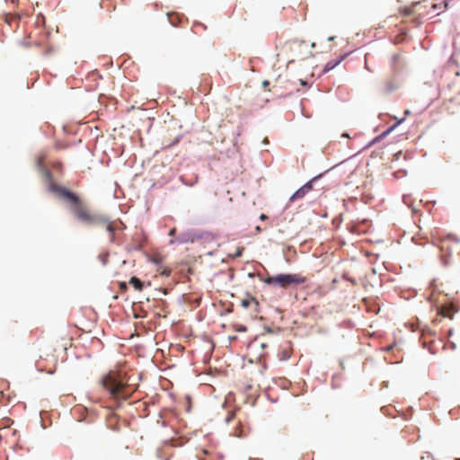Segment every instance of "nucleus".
Instances as JSON below:
<instances>
[{
	"label": "nucleus",
	"instance_id": "0eeeda50",
	"mask_svg": "<svg viewBox=\"0 0 460 460\" xmlns=\"http://www.w3.org/2000/svg\"><path fill=\"white\" fill-rule=\"evenodd\" d=\"M452 240L455 241V242L457 241L456 238H455V237H453L451 235H448L446 238H444L443 240H441L440 250L442 252H447L449 254L450 253V250H451V248L449 246V243Z\"/></svg>",
	"mask_w": 460,
	"mask_h": 460
},
{
	"label": "nucleus",
	"instance_id": "2eb2a0df",
	"mask_svg": "<svg viewBox=\"0 0 460 460\" xmlns=\"http://www.w3.org/2000/svg\"><path fill=\"white\" fill-rule=\"evenodd\" d=\"M160 274L161 275H164V276H166V277H169L171 275V270L168 269V268H164L161 271H160Z\"/></svg>",
	"mask_w": 460,
	"mask_h": 460
},
{
	"label": "nucleus",
	"instance_id": "9b49d317",
	"mask_svg": "<svg viewBox=\"0 0 460 460\" xmlns=\"http://www.w3.org/2000/svg\"><path fill=\"white\" fill-rule=\"evenodd\" d=\"M453 313L450 308L444 307L441 310V315L444 317H448L449 319H453Z\"/></svg>",
	"mask_w": 460,
	"mask_h": 460
},
{
	"label": "nucleus",
	"instance_id": "dca6fc26",
	"mask_svg": "<svg viewBox=\"0 0 460 460\" xmlns=\"http://www.w3.org/2000/svg\"><path fill=\"white\" fill-rule=\"evenodd\" d=\"M243 250V247H238L235 253L234 254V257H241Z\"/></svg>",
	"mask_w": 460,
	"mask_h": 460
},
{
	"label": "nucleus",
	"instance_id": "f3484780",
	"mask_svg": "<svg viewBox=\"0 0 460 460\" xmlns=\"http://www.w3.org/2000/svg\"><path fill=\"white\" fill-rule=\"evenodd\" d=\"M250 304H251V300H249V299L242 300V305L244 308H247L250 305Z\"/></svg>",
	"mask_w": 460,
	"mask_h": 460
},
{
	"label": "nucleus",
	"instance_id": "7ed1b4c3",
	"mask_svg": "<svg viewBox=\"0 0 460 460\" xmlns=\"http://www.w3.org/2000/svg\"><path fill=\"white\" fill-rule=\"evenodd\" d=\"M102 386L108 391L111 398L115 400L127 399L128 393L126 385L121 381L117 373H109L101 380Z\"/></svg>",
	"mask_w": 460,
	"mask_h": 460
},
{
	"label": "nucleus",
	"instance_id": "1a4fd4ad",
	"mask_svg": "<svg viewBox=\"0 0 460 460\" xmlns=\"http://www.w3.org/2000/svg\"><path fill=\"white\" fill-rule=\"evenodd\" d=\"M280 84L282 83V79L280 76H279L276 81H275V84L272 85V88L271 89H268V91H272L274 93H276L277 95L282 97V96H286L288 94L287 92H280L279 91V85L278 84Z\"/></svg>",
	"mask_w": 460,
	"mask_h": 460
},
{
	"label": "nucleus",
	"instance_id": "b1692460",
	"mask_svg": "<svg viewBox=\"0 0 460 460\" xmlns=\"http://www.w3.org/2000/svg\"><path fill=\"white\" fill-rule=\"evenodd\" d=\"M405 114H406V115L410 114V111H408V110H407V111H405Z\"/></svg>",
	"mask_w": 460,
	"mask_h": 460
},
{
	"label": "nucleus",
	"instance_id": "9d476101",
	"mask_svg": "<svg viewBox=\"0 0 460 460\" xmlns=\"http://www.w3.org/2000/svg\"><path fill=\"white\" fill-rule=\"evenodd\" d=\"M129 284H131L137 291H141L143 289V282L137 277H132L129 280Z\"/></svg>",
	"mask_w": 460,
	"mask_h": 460
},
{
	"label": "nucleus",
	"instance_id": "4468645a",
	"mask_svg": "<svg viewBox=\"0 0 460 460\" xmlns=\"http://www.w3.org/2000/svg\"><path fill=\"white\" fill-rule=\"evenodd\" d=\"M16 20H19V18H17L15 15L9 14V15H6V17H5V22L10 25H11L12 22L16 21Z\"/></svg>",
	"mask_w": 460,
	"mask_h": 460
},
{
	"label": "nucleus",
	"instance_id": "20e7f679",
	"mask_svg": "<svg viewBox=\"0 0 460 460\" xmlns=\"http://www.w3.org/2000/svg\"><path fill=\"white\" fill-rule=\"evenodd\" d=\"M307 279L300 273L295 274H277L274 276H268L264 279V283L272 286L279 287L281 288H288L292 286H298L304 284Z\"/></svg>",
	"mask_w": 460,
	"mask_h": 460
},
{
	"label": "nucleus",
	"instance_id": "ddd939ff",
	"mask_svg": "<svg viewBox=\"0 0 460 460\" xmlns=\"http://www.w3.org/2000/svg\"><path fill=\"white\" fill-rule=\"evenodd\" d=\"M151 261L156 265H159L163 262V257L161 255H155L152 257Z\"/></svg>",
	"mask_w": 460,
	"mask_h": 460
},
{
	"label": "nucleus",
	"instance_id": "aec40b11",
	"mask_svg": "<svg viewBox=\"0 0 460 460\" xmlns=\"http://www.w3.org/2000/svg\"><path fill=\"white\" fill-rule=\"evenodd\" d=\"M267 217H267L265 214H261V215L260 216V219H261V220H265V219H267Z\"/></svg>",
	"mask_w": 460,
	"mask_h": 460
},
{
	"label": "nucleus",
	"instance_id": "6ab92c4d",
	"mask_svg": "<svg viewBox=\"0 0 460 460\" xmlns=\"http://www.w3.org/2000/svg\"><path fill=\"white\" fill-rule=\"evenodd\" d=\"M262 85H263V87L266 89V87H267L268 85H270V82H269V81H267V80H265V81H263Z\"/></svg>",
	"mask_w": 460,
	"mask_h": 460
},
{
	"label": "nucleus",
	"instance_id": "423d86ee",
	"mask_svg": "<svg viewBox=\"0 0 460 460\" xmlns=\"http://www.w3.org/2000/svg\"><path fill=\"white\" fill-rule=\"evenodd\" d=\"M167 17H168L170 23L174 27L180 26L183 20V16L177 13H168Z\"/></svg>",
	"mask_w": 460,
	"mask_h": 460
},
{
	"label": "nucleus",
	"instance_id": "f257e3e1",
	"mask_svg": "<svg viewBox=\"0 0 460 460\" xmlns=\"http://www.w3.org/2000/svg\"><path fill=\"white\" fill-rule=\"evenodd\" d=\"M46 155L41 154L37 158V165L43 170L45 176L49 179L48 190L63 199L68 205L71 213L80 222L89 226H100L110 234L111 241L114 239L115 228L113 223L102 215L93 213L86 203L75 193L68 189L55 183L52 181L51 172L45 169L44 161Z\"/></svg>",
	"mask_w": 460,
	"mask_h": 460
},
{
	"label": "nucleus",
	"instance_id": "393cba45",
	"mask_svg": "<svg viewBox=\"0 0 460 460\" xmlns=\"http://www.w3.org/2000/svg\"><path fill=\"white\" fill-rule=\"evenodd\" d=\"M448 335H449V336H450V335H452V330H449V332H448Z\"/></svg>",
	"mask_w": 460,
	"mask_h": 460
},
{
	"label": "nucleus",
	"instance_id": "5701e85b",
	"mask_svg": "<svg viewBox=\"0 0 460 460\" xmlns=\"http://www.w3.org/2000/svg\"><path fill=\"white\" fill-rule=\"evenodd\" d=\"M256 231H257V232H261V228H260V226H257V227H256Z\"/></svg>",
	"mask_w": 460,
	"mask_h": 460
},
{
	"label": "nucleus",
	"instance_id": "f8f14e48",
	"mask_svg": "<svg viewBox=\"0 0 460 460\" xmlns=\"http://www.w3.org/2000/svg\"><path fill=\"white\" fill-rule=\"evenodd\" d=\"M442 5H443V8H444V9H447V8L448 4H447V1H443V2H441L439 4H434L432 5V8L436 11V10L441 9V8H442Z\"/></svg>",
	"mask_w": 460,
	"mask_h": 460
},
{
	"label": "nucleus",
	"instance_id": "a878e982",
	"mask_svg": "<svg viewBox=\"0 0 460 460\" xmlns=\"http://www.w3.org/2000/svg\"><path fill=\"white\" fill-rule=\"evenodd\" d=\"M334 37H330L329 40H333Z\"/></svg>",
	"mask_w": 460,
	"mask_h": 460
},
{
	"label": "nucleus",
	"instance_id": "6e6552de",
	"mask_svg": "<svg viewBox=\"0 0 460 460\" xmlns=\"http://www.w3.org/2000/svg\"><path fill=\"white\" fill-rule=\"evenodd\" d=\"M344 58H345V56H341L335 60H331V61L327 62V64L325 65V66L323 68V73H327V72L332 70L344 59Z\"/></svg>",
	"mask_w": 460,
	"mask_h": 460
},
{
	"label": "nucleus",
	"instance_id": "39448f33",
	"mask_svg": "<svg viewBox=\"0 0 460 460\" xmlns=\"http://www.w3.org/2000/svg\"><path fill=\"white\" fill-rule=\"evenodd\" d=\"M311 182L305 183L300 189H298L290 198L291 201H295L296 199H302L312 190Z\"/></svg>",
	"mask_w": 460,
	"mask_h": 460
},
{
	"label": "nucleus",
	"instance_id": "a211bd4d",
	"mask_svg": "<svg viewBox=\"0 0 460 460\" xmlns=\"http://www.w3.org/2000/svg\"><path fill=\"white\" fill-rule=\"evenodd\" d=\"M176 234V229L175 228H172L169 232V235L170 236H174Z\"/></svg>",
	"mask_w": 460,
	"mask_h": 460
},
{
	"label": "nucleus",
	"instance_id": "4be33fe9",
	"mask_svg": "<svg viewBox=\"0 0 460 460\" xmlns=\"http://www.w3.org/2000/svg\"><path fill=\"white\" fill-rule=\"evenodd\" d=\"M300 82H301L302 85H305V81L301 80Z\"/></svg>",
	"mask_w": 460,
	"mask_h": 460
},
{
	"label": "nucleus",
	"instance_id": "f03ea898",
	"mask_svg": "<svg viewBox=\"0 0 460 460\" xmlns=\"http://www.w3.org/2000/svg\"><path fill=\"white\" fill-rule=\"evenodd\" d=\"M315 47V43L308 44L305 40H291L284 43L281 52L289 58V62L296 60H305L312 58V49Z\"/></svg>",
	"mask_w": 460,
	"mask_h": 460
},
{
	"label": "nucleus",
	"instance_id": "412c9836",
	"mask_svg": "<svg viewBox=\"0 0 460 460\" xmlns=\"http://www.w3.org/2000/svg\"><path fill=\"white\" fill-rule=\"evenodd\" d=\"M52 51L51 48H47L46 51L44 52L45 55L49 54Z\"/></svg>",
	"mask_w": 460,
	"mask_h": 460
}]
</instances>
